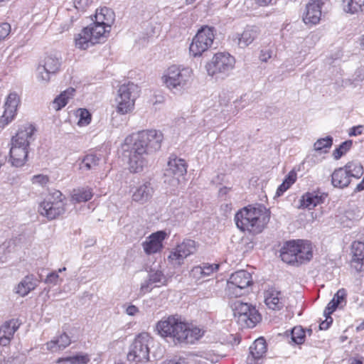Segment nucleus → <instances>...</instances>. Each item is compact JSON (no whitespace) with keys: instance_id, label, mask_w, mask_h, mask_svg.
Instances as JSON below:
<instances>
[{"instance_id":"obj_50","label":"nucleus","mask_w":364,"mask_h":364,"mask_svg":"<svg viewBox=\"0 0 364 364\" xmlns=\"http://www.w3.org/2000/svg\"><path fill=\"white\" fill-rule=\"evenodd\" d=\"M92 3V0H75V7L81 11H84Z\"/></svg>"},{"instance_id":"obj_32","label":"nucleus","mask_w":364,"mask_h":364,"mask_svg":"<svg viewBox=\"0 0 364 364\" xmlns=\"http://www.w3.org/2000/svg\"><path fill=\"white\" fill-rule=\"evenodd\" d=\"M93 196L92 188L89 187H81L73 191L72 199L76 203L88 201Z\"/></svg>"},{"instance_id":"obj_55","label":"nucleus","mask_w":364,"mask_h":364,"mask_svg":"<svg viewBox=\"0 0 364 364\" xmlns=\"http://www.w3.org/2000/svg\"><path fill=\"white\" fill-rule=\"evenodd\" d=\"M12 245V242L10 240H6L0 243V255L6 254L10 252L9 248Z\"/></svg>"},{"instance_id":"obj_51","label":"nucleus","mask_w":364,"mask_h":364,"mask_svg":"<svg viewBox=\"0 0 364 364\" xmlns=\"http://www.w3.org/2000/svg\"><path fill=\"white\" fill-rule=\"evenodd\" d=\"M296 180V173L294 171H291L288 175L285 177L284 180L282 183H284L287 188H290V186L295 183Z\"/></svg>"},{"instance_id":"obj_60","label":"nucleus","mask_w":364,"mask_h":364,"mask_svg":"<svg viewBox=\"0 0 364 364\" xmlns=\"http://www.w3.org/2000/svg\"><path fill=\"white\" fill-rule=\"evenodd\" d=\"M289 188L284 183H282L277 188L276 195L280 196L282 195Z\"/></svg>"},{"instance_id":"obj_11","label":"nucleus","mask_w":364,"mask_h":364,"mask_svg":"<svg viewBox=\"0 0 364 364\" xmlns=\"http://www.w3.org/2000/svg\"><path fill=\"white\" fill-rule=\"evenodd\" d=\"M61 57L58 53H50L41 60L37 68V78L43 83L50 81V76L55 74L60 70L61 65Z\"/></svg>"},{"instance_id":"obj_47","label":"nucleus","mask_w":364,"mask_h":364,"mask_svg":"<svg viewBox=\"0 0 364 364\" xmlns=\"http://www.w3.org/2000/svg\"><path fill=\"white\" fill-rule=\"evenodd\" d=\"M31 181L33 184H38L41 186H44L48 182V177L43 174L35 175L32 177Z\"/></svg>"},{"instance_id":"obj_17","label":"nucleus","mask_w":364,"mask_h":364,"mask_svg":"<svg viewBox=\"0 0 364 364\" xmlns=\"http://www.w3.org/2000/svg\"><path fill=\"white\" fill-rule=\"evenodd\" d=\"M166 236V233L164 231H158L152 233L142 243L144 252L147 255H151L160 251L163 247L162 242Z\"/></svg>"},{"instance_id":"obj_49","label":"nucleus","mask_w":364,"mask_h":364,"mask_svg":"<svg viewBox=\"0 0 364 364\" xmlns=\"http://www.w3.org/2000/svg\"><path fill=\"white\" fill-rule=\"evenodd\" d=\"M156 287L157 286H155V284L152 283V282L150 281V279L148 277L146 280L141 283L140 291L142 294H146L147 292H150L154 287Z\"/></svg>"},{"instance_id":"obj_40","label":"nucleus","mask_w":364,"mask_h":364,"mask_svg":"<svg viewBox=\"0 0 364 364\" xmlns=\"http://www.w3.org/2000/svg\"><path fill=\"white\" fill-rule=\"evenodd\" d=\"M332 144L333 138L328 136L325 138L318 139L314 144V149L316 151L324 150V152H327L326 149L331 148Z\"/></svg>"},{"instance_id":"obj_6","label":"nucleus","mask_w":364,"mask_h":364,"mask_svg":"<svg viewBox=\"0 0 364 364\" xmlns=\"http://www.w3.org/2000/svg\"><path fill=\"white\" fill-rule=\"evenodd\" d=\"M139 87L133 82L122 85L117 91L116 97L117 112L124 114L132 111L135 100L139 96Z\"/></svg>"},{"instance_id":"obj_43","label":"nucleus","mask_w":364,"mask_h":364,"mask_svg":"<svg viewBox=\"0 0 364 364\" xmlns=\"http://www.w3.org/2000/svg\"><path fill=\"white\" fill-rule=\"evenodd\" d=\"M150 279V281L152 282V283L155 284V286L159 287L160 284H163L165 281L166 278L164 274L160 270L156 271H151L149 273V277Z\"/></svg>"},{"instance_id":"obj_20","label":"nucleus","mask_w":364,"mask_h":364,"mask_svg":"<svg viewBox=\"0 0 364 364\" xmlns=\"http://www.w3.org/2000/svg\"><path fill=\"white\" fill-rule=\"evenodd\" d=\"M28 148L16 144H11L10 149V161L14 166L21 167L24 165L28 158Z\"/></svg>"},{"instance_id":"obj_13","label":"nucleus","mask_w":364,"mask_h":364,"mask_svg":"<svg viewBox=\"0 0 364 364\" xmlns=\"http://www.w3.org/2000/svg\"><path fill=\"white\" fill-rule=\"evenodd\" d=\"M187 172V164L182 159H170L167 167L164 171V183L172 186H176L179 182V178Z\"/></svg>"},{"instance_id":"obj_59","label":"nucleus","mask_w":364,"mask_h":364,"mask_svg":"<svg viewBox=\"0 0 364 364\" xmlns=\"http://www.w3.org/2000/svg\"><path fill=\"white\" fill-rule=\"evenodd\" d=\"M271 58V52L269 51V50H262L261 51V53H260V55H259V59L262 62H267L269 58Z\"/></svg>"},{"instance_id":"obj_14","label":"nucleus","mask_w":364,"mask_h":364,"mask_svg":"<svg viewBox=\"0 0 364 364\" xmlns=\"http://www.w3.org/2000/svg\"><path fill=\"white\" fill-rule=\"evenodd\" d=\"M196 250V242L193 240L186 239L170 253L168 259L174 265H181L187 257L194 254Z\"/></svg>"},{"instance_id":"obj_15","label":"nucleus","mask_w":364,"mask_h":364,"mask_svg":"<svg viewBox=\"0 0 364 364\" xmlns=\"http://www.w3.org/2000/svg\"><path fill=\"white\" fill-rule=\"evenodd\" d=\"M323 2L321 0H311L306 6L303 14L305 24L316 25L319 23L321 16Z\"/></svg>"},{"instance_id":"obj_41","label":"nucleus","mask_w":364,"mask_h":364,"mask_svg":"<svg viewBox=\"0 0 364 364\" xmlns=\"http://www.w3.org/2000/svg\"><path fill=\"white\" fill-rule=\"evenodd\" d=\"M291 340L296 344H301L305 341L306 331L301 326H295L291 331Z\"/></svg>"},{"instance_id":"obj_26","label":"nucleus","mask_w":364,"mask_h":364,"mask_svg":"<svg viewBox=\"0 0 364 364\" xmlns=\"http://www.w3.org/2000/svg\"><path fill=\"white\" fill-rule=\"evenodd\" d=\"M153 193L154 190L151 183L146 182L136 188L132 195V199L136 202L143 204L151 198Z\"/></svg>"},{"instance_id":"obj_12","label":"nucleus","mask_w":364,"mask_h":364,"mask_svg":"<svg viewBox=\"0 0 364 364\" xmlns=\"http://www.w3.org/2000/svg\"><path fill=\"white\" fill-rule=\"evenodd\" d=\"M235 63L234 57L229 53H218L205 68L209 75L213 76L218 73L227 75L233 69Z\"/></svg>"},{"instance_id":"obj_33","label":"nucleus","mask_w":364,"mask_h":364,"mask_svg":"<svg viewBox=\"0 0 364 364\" xmlns=\"http://www.w3.org/2000/svg\"><path fill=\"white\" fill-rule=\"evenodd\" d=\"M279 291L276 290L268 291L265 296L266 305L272 310H279L282 308V303L279 298Z\"/></svg>"},{"instance_id":"obj_42","label":"nucleus","mask_w":364,"mask_h":364,"mask_svg":"<svg viewBox=\"0 0 364 364\" xmlns=\"http://www.w3.org/2000/svg\"><path fill=\"white\" fill-rule=\"evenodd\" d=\"M353 142L351 140H347L343 142L333 153V156L336 159H340L346 154L351 147Z\"/></svg>"},{"instance_id":"obj_2","label":"nucleus","mask_w":364,"mask_h":364,"mask_svg":"<svg viewBox=\"0 0 364 364\" xmlns=\"http://www.w3.org/2000/svg\"><path fill=\"white\" fill-rule=\"evenodd\" d=\"M156 331L164 338H171L175 344H193L203 335V331L183 321L178 315L169 316L156 323Z\"/></svg>"},{"instance_id":"obj_44","label":"nucleus","mask_w":364,"mask_h":364,"mask_svg":"<svg viewBox=\"0 0 364 364\" xmlns=\"http://www.w3.org/2000/svg\"><path fill=\"white\" fill-rule=\"evenodd\" d=\"M63 360L66 362H69L70 364H87L90 360L88 357L84 355H76L71 357H67Z\"/></svg>"},{"instance_id":"obj_61","label":"nucleus","mask_w":364,"mask_h":364,"mask_svg":"<svg viewBox=\"0 0 364 364\" xmlns=\"http://www.w3.org/2000/svg\"><path fill=\"white\" fill-rule=\"evenodd\" d=\"M256 3L260 6H265L272 4V0H255Z\"/></svg>"},{"instance_id":"obj_53","label":"nucleus","mask_w":364,"mask_h":364,"mask_svg":"<svg viewBox=\"0 0 364 364\" xmlns=\"http://www.w3.org/2000/svg\"><path fill=\"white\" fill-rule=\"evenodd\" d=\"M190 274L191 276L196 279H200L205 277V275H203V270L200 265L193 267Z\"/></svg>"},{"instance_id":"obj_1","label":"nucleus","mask_w":364,"mask_h":364,"mask_svg":"<svg viewBox=\"0 0 364 364\" xmlns=\"http://www.w3.org/2000/svg\"><path fill=\"white\" fill-rule=\"evenodd\" d=\"M163 138L162 132L156 129L144 130L125 138L123 156L128 159L131 172H141L148 166V156L161 149Z\"/></svg>"},{"instance_id":"obj_63","label":"nucleus","mask_w":364,"mask_h":364,"mask_svg":"<svg viewBox=\"0 0 364 364\" xmlns=\"http://www.w3.org/2000/svg\"><path fill=\"white\" fill-rule=\"evenodd\" d=\"M166 364H186L183 359H178L177 360H169Z\"/></svg>"},{"instance_id":"obj_52","label":"nucleus","mask_w":364,"mask_h":364,"mask_svg":"<svg viewBox=\"0 0 364 364\" xmlns=\"http://www.w3.org/2000/svg\"><path fill=\"white\" fill-rule=\"evenodd\" d=\"M346 295V291L344 289H341L336 292L332 299H335V302L340 305L345 301Z\"/></svg>"},{"instance_id":"obj_31","label":"nucleus","mask_w":364,"mask_h":364,"mask_svg":"<svg viewBox=\"0 0 364 364\" xmlns=\"http://www.w3.org/2000/svg\"><path fill=\"white\" fill-rule=\"evenodd\" d=\"M75 92V90L74 88L69 87L60 93V95L53 101V109L58 111L64 107L68 104V100L74 96Z\"/></svg>"},{"instance_id":"obj_30","label":"nucleus","mask_w":364,"mask_h":364,"mask_svg":"<svg viewBox=\"0 0 364 364\" xmlns=\"http://www.w3.org/2000/svg\"><path fill=\"white\" fill-rule=\"evenodd\" d=\"M95 21L110 29L111 25L114 21V14L110 9L102 8L100 11L97 10Z\"/></svg>"},{"instance_id":"obj_64","label":"nucleus","mask_w":364,"mask_h":364,"mask_svg":"<svg viewBox=\"0 0 364 364\" xmlns=\"http://www.w3.org/2000/svg\"><path fill=\"white\" fill-rule=\"evenodd\" d=\"M348 364H363V362L359 359L353 358L349 360Z\"/></svg>"},{"instance_id":"obj_36","label":"nucleus","mask_w":364,"mask_h":364,"mask_svg":"<svg viewBox=\"0 0 364 364\" xmlns=\"http://www.w3.org/2000/svg\"><path fill=\"white\" fill-rule=\"evenodd\" d=\"M343 4L346 13L353 14L363 10L364 0H343Z\"/></svg>"},{"instance_id":"obj_18","label":"nucleus","mask_w":364,"mask_h":364,"mask_svg":"<svg viewBox=\"0 0 364 364\" xmlns=\"http://www.w3.org/2000/svg\"><path fill=\"white\" fill-rule=\"evenodd\" d=\"M19 103V98L16 93H11L7 97L4 105V112L1 117L0 123L4 126L11 122L16 112L17 107Z\"/></svg>"},{"instance_id":"obj_3","label":"nucleus","mask_w":364,"mask_h":364,"mask_svg":"<svg viewBox=\"0 0 364 364\" xmlns=\"http://www.w3.org/2000/svg\"><path fill=\"white\" fill-rule=\"evenodd\" d=\"M237 227L242 231H248L256 235L260 233L269 220L265 208L248 206L245 207L235 216Z\"/></svg>"},{"instance_id":"obj_22","label":"nucleus","mask_w":364,"mask_h":364,"mask_svg":"<svg viewBox=\"0 0 364 364\" xmlns=\"http://www.w3.org/2000/svg\"><path fill=\"white\" fill-rule=\"evenodd\" d=\"M298 245L295 241L287 242L284 247L281 249L280 257L282 260L286 263L294 264H297L298 256Z\"/></svg>"},{"instance_id":"obj_48","label":"nucleus","mask_w":364,"mask_h":364,"mask_svg":"<svg viewBox=\"0 0 364 364\" xmlns=\"http://www.w3.org/2000/svg\"><path fill=\"white\" fill-rule=\"evenodd\" d=\"M11 32V26L8 23L0 24V42L4 40Z\"/></svg>"},{"instance_id":"obj_27","label":"nucleus","mask_w":364,"mask_h":364,"mask_svg":"<svg viewBox=\"0 0 364 364\" xmlns=\"http://www.w3.org/2000/svg\"><path fill=\"white\" fill-rule=\"evenodd\" d=\"M85 28L86 33H89L92 39V43L94 45L99 43V40L101 38H104L105 36V33H109L110 30L109 28L107 29L106 26L100 24L96 21Z\"/></svg>"},{"instance_id":"obj_25","label":"nucleus","mask_w":364,"mask_h":364,"mask_svg":"<svg viewBox=\"0 0 364 364\" xmlns=\"http://www.w3.org/2000/svg\"><path fill=\"white\" fill-rule=\"evenodd\" d=\"M259 30L256 26H247L241 34L237 35L240 47L245 48L251 44L257 38Z\"/></svg>"},{"instance_id":"obj_8","label":"nucleus","mask_w":364,"mask_h":364,"mask_svg":"<svg viewBox=\"0 0 364 364\" xmlns=\"http://www.w3.org/2000/svg\"><path fill=\"white\" fill-rule=\"evenodd\" d=\"M252 284L250 273L240 270L232 273L228 282L226 293L229 296L238 297L247 292V288Z\"/></svg>"},{"instance_id":"obj_57","label":"nucleus","mask_w":364,"mask_h":364,"mask_svg":"<svg viewBox=\"0 0 364 364\" xmlns=\"http://www.w3.org/2000/svg\"><path fill=\"white\" fill-rule=\"evenodd\" d=\"M139 312V308L133 304H129L125 308V313L129 315L134 316Z\"/></svg>"},{"instance_id":"obj_39","label":"nucleus","mask_w":364,"mask_h":364,"mask_svg":"<svg viewBox=\"0 0 364 364\" xmlns=\"http://www.w3.org/2000/svg\"><path fill=\"white\" fill-rule=\"evenodd\" d=\"M345 167L350 179L352 177L359 178L363 174V168L360 164L348 163Z\"/></svg>"},{"instance_id":"obj_45","label":"nucleus","mask_w":364,"mask_h":364,"mask_svg":"<svg viewBox=\"0 0 364 364\" xmlns=\"http://www.w3.org/2000/svg\"><path fill=\"white\" fill-rule=\"evenodd\" d=\"M77 112H79L78 124L81 126L89 124L91 121L90 113L85 109H79Z\"/></svg>"},{"instance_id":"obj_46","label":"nucleus","mask_w":364,"mask_h":364,"mask_svg":"<svg viewBox=\"0 0 364 364\" xmlns=\"http://www.w3.org/2000/svg\"><path fill=\"white\" fill-rule=\"evenodd\" d=\"M200 266L203 270V275H205V277L209 276L219 269V264H210L208 263H203Z\"/></svg>"},{"instance_id":"obj_5","label":"nucleus","mask_w":364,"mask_h":364,"mask_svg":"<svg viewBox=\"0 0 364 364\" xmlns=\"http://www.w3.org/2000/svg\"><path fill=\"white\" fill-rule=\"evenodd\" d=\"M191 77L192 70L190 68H181L172 65L164 76V82L173 92H180L188 86Z\"/></svg>"},{"instance_id":"obj_62","label":"nucleus","mask_w":364,"mask_h":364,"mask_svg":"<svg viewBox=\"0 0 364 364\" xmlns=\"http://www.w3.org/2000/svg\"><path fill=\"white\" fill-rule=\"evenodd\" d=\"M363 190H364V177H363V179L362 180V181L357 185L355 191L359 192V191H361Z\"/></svg>"},{"instance_id":"obj_34","label":"nucleus","mask_w":364,"mask_h":364,"mask_svg":"<svg viewBox=\"0 0 364 364\" xmlns=\"http://www.w3.org/2000/svg\"><path fill=\"white\" fill-rule=\"evenodd\" d=\"M36 283L33 282L32 276L26 277L18 285L16 288V293L21 296H25L31 290L36 288Z\"/></svg>"},{"instance_id":"obj_19","label":"nucleus","mask_w":364,"mask_h":364,"mask_svg":"<svg viewBox=\"0 0 364 364\" xmlns=\"http://www.w3.org/2000/svg\"><path fill=\"white\" fill-rule=\"evenodd\" d=\"M18 320L11 319L6 321L0 327V345L6 346L9 344L14 334L19 327Z\"/></svg>"},{"instance_id":"obj_37","label":"nucleus","mask_w":364,"mask_h":364,"mask_svg":"<svg viewBox=\"0 0 364 364\" xmlns=\"http://www.w3.org/2000/svg\"><path fill=\"white\" fill-rule=\"evenodd\" d=\"M100 158L96 154H87L82 161L80 168L82 170H91L100 164Z\"/></svg>"},{"instance_id":"obj_38","label":"nucleus","mask_w":364,"mask_h":364,"mask_svg":"<svg viewBox=\"0 0 364 364\" xmlns=\"http://www.w3.org/2000/svg\"><path fill=\"white\" fill-rule=\"evenodd\" d=\"M352 262L360 264L364 259V243L354 242L352 245Z\"/></svg>"},{"instance_id":"obj_16","label":"nucleus","mask_w":364,"mask_h":364,"mask_svg":"<svg viewBox=\"0 0 364 364\" xmlns=\"http://www.w3.org/2000/svg\"><path fill=\"white\" fill-rule=\"evenodd\" d=\"M35 127L32 124H26L21 126L16 134L11 139V144H16L28 148L31 141L34 140Z\"/></svg>"},{"instance_id":"obj_56","label":"nucleus","mask_w":364,"mask_h":364,"mask_svg":"<svg viewBox=\"0 0 364 364\" xmlns=\"http://www.w3.org/2000/svg\"><path fill=\"white\" fill-rule=\"evenodd\" d=\"M338 306L339 305L335 302V299H331L324 310V315H331Z\"/></svg>"},{"instance_id":"obj_4","label":"nucleus","mask_w":364,"mask_h":364,"mask_svg":"<svg viewBox=\"0 0 364 364\" xmlns=\"http://www.w3.org/2000/svg\"><path fill=\"white\" fill-rule=\"evenodd\" d=\"M231 309L237 323L241 328H253L261 320V316L255 306L240 300L231 304Z\"/></svg>"},{"instance_id":"obj_9","label":"nucleus","mask_w":364,"mask_h":364,"mask_svg":"<svg viewBox=\"0 0 364 364\" xmlns=\"http://www.w3.org/2000/svg\"><path fill=\"white\" fill-rule=\"evenodd\" d=\"M152 343L153 339L147 333H139L129 347L128 360L147 362L149 360V346Z\"/></svg>"},{"instance_id":"obj_7","label":"nucleus","mask_w":364,"mask_h":364,"mask_svg":"<svg viewBox=\"0 0 364 364\" xmlns=\"http://www.w3.org/2000/svg\"><path fill=\"white\" fill-rule=\"evenodd\" d=\"M38 211L48 220H54L63 214L65 208L62 193L55 190L49 193L40 203Z\"/></svg>"},{"instance_id":"obj_10","label":"nucleus","mask_w":364,"mask_h":364,"mask_svg":"<svg viewBox=\"0 0 364 364\" xmlns=\"http://www.w3.org/2000/svg\"><path fill=\"white\" fill-rule=\"evenodd\" d=\"M215 38L214 28L209 26L202 27L193 37L189 47L190 54L194 57L200 56L210 48Z\"/></svg>"},{"instance_id":"obj_54","label":"nucleus","mask_w":364,"mask_h":364,"mask_svg":"<svg viewBox=\"0 0 364 364\" xmlns=\"http://www.w3.org/2000/svg\"><path fill=\"white\" fill-rule=\"evenodd\" d=\"M59 279V275L57 272H52L48 274L45 279V283L56 284Z\"/></svg>"},{"instance_id":"obj_35","label":"nucleus","mask_w":364,"mask_h":364,"mask_svg":"<svg viewBox=\"0 0 364 364\" xmlns=\"http://www.w3.org/2000/svg\"><path fill=\"white\" fill-rule=\"evenodd\" d=\"M75 46L81 50H85L93 45L89 33H86V28L75 36Z\"/></svg>"},{"instance_id":"obj_58","label":"nucleus","mask_w":364,"mask_h":364,"mask_svg":"<svg viewBox=\"0 0 364 364\" xmlns=\"http://www.w3.org/2000/svg\"><path fill=\"white\" fill-rule=\"evenodd\" d=\"M363 126L354 127L351 128V129L349 132V135L350 136H356L358 134H361L363 132Z\"/></svg>"},{"instance_id":"obj_23","label":"nucleus","mask_w":364,"mask_h":364,"mask_svg":"<svg viewBox=\"0 0 364 364\" xmlns=\"http://www.w3.org/2000/svg\"><path fill=\"white\" fill-rule=\"evenodd\" d=\"M350 183V178L346 167L336 168L331 174L332 185L338 188H344Z\"/></svg>"},{"instance_id":"obj_28","label":"nucleus","mask_w":364,"mask_h":364,"mask_svg":"<svg viewBox=\"0 0 364 364\" xmlns=\"http://www.w3.org/2000/svg\"><path fill=\"white\" fill-rule=\"evenodd\" d=\"M298 245L297 264L309 261L313 257L311 244L308 241L299 240L296 242Z\"/></svg>"},{"instance_id":"obj_24","label":"nucleus","mask_w":364,"mask_h":364,"mask_svg":"<svg viewBox=\"0 0 364 364\" xmlns=\"http://www.w3.org/2000/svg\"><path fill=\"white\" fill-rule=\"evenodd\" d=\"M267 352L266 341L263 338H259L255 341L250 347V355L247 358L248 364H252V360H257L262 358Z\"/></svg>"},{"instance_id":"obj_29","label":"nucleus","mask_w":364,"mask_h":364,"mask_svg":"<svg viewBox=\"0 0 364 364\" xmlns=\"http://www.w3.org/2000/svg\"><path fill=\"white\" fill-rule=\"evenodd\" d=\"M71 343L70 337L63 333L58 337L51 340L46 343V347L48 350L56 352L61 350L68 347Z\"/></svg>"},{"instance_id":"obj_21","label":"nucleus","mask_w":364,"mask_h":364,"mask_svg":"<svg viewBox=\"0 0 364 364\" xmlns=\"http://www.w3.org/2000/svg\"><path fill=\"white\" fill-rule=\"evenodd\" d=\"M326 196L319 192H308L300 199V208L311 210L316 205L323 203Z\"/></svg>"}]
</instances>
